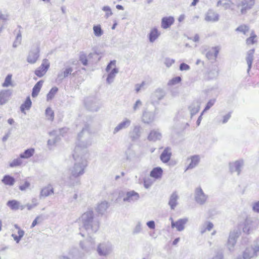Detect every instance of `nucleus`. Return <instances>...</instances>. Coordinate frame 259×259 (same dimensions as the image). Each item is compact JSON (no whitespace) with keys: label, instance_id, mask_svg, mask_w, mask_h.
Wrapping results in <instances>:
<instances>
[{"label":"nucleus","instance_id":"obj_1","mask_svg":"<svg viewBox=\"0 0 259 259\" xmlns=\"http://www.w3.org/2000/svg\"><path fill=\"white\" fill-rule=\"evenodd\" d=\"M92 135L89 130V125L85 124L82 131L78 134L76 146L73 155L75 162L70 169L71 174L75 177H80L84 172L87 166L85 155L87 148L92 143Z\"/></svg>","mask_w":259,"mask_h":259},{"label":"nucleus","instance_id":"obj_2","mask_svg":"<svg viewBox=\"0 0 259 259\" xmlns=\"http://www.w3.org/2000/svg\"><path fill=\"white\" fill-rule=\"evenodd\" d=\"M82 227L88 234L96 233L99 228V222L94 216L92 210H87L82 214L80 218Z\"/></svg>","mask_w":259,"mask_h":259},{"label":"nucleus","instance_id":"obj_3","mask_svg":"<svg viewBox=\"0 0 259 259\" xmlns=\"http://www.w3.org/2000/svg\"><path fill=\"white\" fill-rule=\"evenodd\" d=\"M143 128L139 125H134L128 133V137L132 142L139 140L143 132Z\"/></svg>","mask_w":259,"mask_h":259},{"label":"nucleus","instance_id":"obj_4","mask_svg":"<svg viewBox=\"0 0 259 259\" xmlns=\"http://www.w3.org/2000/svg\"><path fill=\"white\" fill-rule=\"evenodd\" d=\"M208 198L207 195L205 194L200 187H197L194 191V199L196 202L200 205L204 204Z\"/></svg>","mask_w":259,"mask_h":259},{"label":"nucleus","instance_id":"obj_5","mask_svg":"<svg viewBox=\"0 0 259 259\" xmlns=\"http://www.w3.org/2000/svg\"><path fill=\"white\" fill-rule=\"evenodd\" d=\"M239 236V233L238 231L234 230L230 232L227 242V247L230 251H233L234 247Z\"/></svg>","mask_w":259,"mask_h":259},{"label":"nucleus","instance_id":"obj_6","mask_svg":"<svg viewBox=\"0 0 259 259\" xmlns=\"http://www.w3.org/2000/svg\"><path fill=\"white\" fill-rule=\"evenodd\" d=\"M158 113V109L155 108L153 111H146L143 114L142 121L145 123H151L153 122L155 116Z\"/></svg>","mask_w":259,"mask_h":259},{"label":"nucleus","instance_id":"obj_7","mask_svg":"<svg viewBox=\"0 0 259 259\" xmlns=\"http://www.w3.org/2000/svg\"><path fill=\"white\" fill-rule=\"evenodd\" d=\"M255 0H241L237 5L238 8H240L241 14H244L246 11L251 9L254 5Z\"/></svg>","mask_w":259,"mask_h":259},{"label":"nucleus","instance_id":"obj_8","mask_svg":"<svg viewBox=\"0 0 259 259\" xmlns=\"http://www.w3.org/2000/svg\"><path fill=\"white\" fill-rule=\"evenodd\" d=\"M113 65V61H110L105 69L106 72L103 76V78H106V83L108 84H111L113 81V68H112Z\"/></svg>","mask_w":259,"mask_h":259},{"label":"nucleus","instance_id":"obj_9","mask_svg":"<svg viewBox=\"0 0 259 259\" xmlns=\"http://www.w3.org/2000/svg\"><path fill=\"white\" fill-rule=\"evenodd\" d=\"M111 251V245L108 243H100L97 247V252L100 255L106 256Z\"/></svg>","mask_w":259,"mask_h":259},{"label":"nucleus","instance_id":"obj_10","mask_svg":"<svg viewBox=\"0 0 259 259\" xmlns=\"http://www.w3.org/2000/svg\"><path fill=\"white\" fill-rule=\"evenodd\" d=\"M171 226L172 228H176L178 231H182L185 228V225L188 222V219H180L176 222H174L172 218H170Z\"/></svg>","mask_w":259,"mask_h":259},{"label":"nucleus","instance_id":"obj_11","mask_svg":"<svg viewBox=\"0 0 259 259\" xmlns=\"http://www.w3.org/2000/svg\"><path fill=\"white\" fill-rule=\"evenodd\" d=\"M256 222H254L252 221L251 219H247L245 221L243 231L247 234H249L256 228Z\"/></svg>","mask_w":259,"mask_h":259},{"label":"nucleus","instance_id":"obj_12","mask_svg":"<svg viewBox=\"0 0 259 259\" xmlns=\"http://www.w3.org/2000/svg\"><path fill=\"white\" fill-rule=\"evenodd\" d=\"M50 66V63L48 60L44 59L41 66L35 71V74L40 77H42L47 71Z\"/></svg>","mask_w":259,"mask_h":259},{"label":"nucleus","instance_id":"obj_13","mask_svg":"<svg viewBox=\"0 0 259 259\" xmlns=\"http://www.w3.org/2000/svg\"><path fill=\"white\" fill-rule=\"evenodd\" d=\"M204 20L208 22H215L219 20V15L212 10H209L205 15Z\"/></svg>","mask_w":259,"mask_h":259},{"label":"nucleus","instance_id":"obj_14","mask_svg":"<svg viewBox=\"0 0 259 259\" xmlns=\"http://www.w3.org/2000/svg\"><path fill=\"white\" fill-rule=\"evenodd\" d=\"M244 165V161L242 159L237 160L235 162L230 164V169L232 172H237V175H239L241 169Z\"/></svg>","mask_w":259,"mask_h":259},{"label":"nucleus","instance_id":"obj_15","mask_svg":"<svg viewBox=\"0 0 259 259\" xmlns=\"http://www.w3.org/2000/svg\"><path fill=\"white\" fill-rule=\"evenodd\" d=\"M39 50L38 48H36L31 50L27 56V61L30 64L35 63L39 57Z\"/></svg>","mask_w":259,"mask_h":259},{"label":"nucleus","instance_id":"obj_16","mask_svg":"<svg viewBox=\"0 0 259 259\" xmlns=\"http://www.w3.org/2000/svg\"><path fill=\"white\" fill-rule=\"evenodd\" d=\"M73 71V69L70 66H67L65 68L61 70L57 74V79L60 81H62L64 78L67 77L69 74H71Z\"/></svg>","mask_w":259,"mask_h":259},{"label":"nucleus","instance_id":"obj_17","mask_svg":"<svg viewBox=\"0 0 259 259\" xmlns=\"http://www.w3.org/2000/svg\"><path fill=\"white\" fill-rule=\"evenodd\" d=\"M12 95L9 90H4L0 92V105H3L8 102Z\"/></svg>","mask_w":259,"mask_h":259},{"label":"nucleus","instance_id":"obj_18","mask_svg":"<svg viewBox=\"0 0 259 259\" xmlns=\"http://www.w3.org/2000/svg\"><path fill=\"white\" fill-rule=\"evenodd\" d=\"M172 155V152H171V149L170 147H166L162 153L161 154L160 156V160L163 162V163H167Z\"/></svg>","mask_w":259,"mask_h":259},{"label":"nucleus","instance_id":"obj_19","mask_svg":"<svg viewBox=\"0 0 259 259\" xmlns=\"http://www.w3.org/2000/svg\"><path fill=\"white\" fill-rule=\"evenodd\" d=\"M175 22V18L172 16L164 17L161 19V27L166 29L169 28Z\"/></svg>","mask_w":259,"mask_h":259},{"label":"nucleus","instance_id":"obj_20","mask_svg":"<svg viewBox=\"0 0 259 259\" xmlns=\"http://www.w3.org/2000/svg\"><path fill=\"white\" fill-rule=\"evenodd\" d=\"M79 177H75L71 174L66 180H65V184L68 187H72L80 184Z\"/></svg>","mask_w":259,"mask_h":259},{"label":"nucleus","instance_id":"obj_21","mask_svg":"<svg viewBox=\"0 0 259 259\" xmlns=\"http://www.w3.org/2000/svg\"><path fill=\"white\" fill-rule=\"evenodd\" d=\"M165 96V93L162 89H157L151 96V99L153 103L158 102Z\"/></svg>","mask_w":259,"mask_h":259},{"label":"nucleus","instance_id":"obj_22","mask_svg":"<svg viewBox=\"0 0 259 259\" xmlns=\"http://www.w3.org/2000/svg\"><path fill=\"white\" fill-rule=\"evenodd\" d=\"M200 107V104L198 101H194L191 104L188 109L190 112L191 118L199 112Z\"/></svg>","mask_w":259,"mask_h":259},{"label":"nucleus","instance_id":"obj_23","mask_svg":"<svg viewBox=\"0 0 259 259\" xmlns=\"http://www.w3.org/2000/svg\"><path fill=\"white\" fill-rule=\"evenodd\" d=\"M7 205L12 210H23L25 207V205H21L20 203L16 200L8 201Z\"/></svg>","mask_w":259,"mask_h":259},{"label":"nucleus","instance_id":"obj_24","mask_svg":"<svg viewBox=\"0 0 259 259\" xmlns=\"http://www.w3.org/2000/svg\"><path fill=\"white\" fill-rule=\"evenodd\" d=\"M87 108L91 111H97L100 108L99 103L93 100H88L85 103Z\"/></svg>","mask_w":259,"mask_h":259},{"label":"nucleus","instance_id":"obj_25","mask_svg":"<svg viewBox=\"0 0 259 259\" xmlns=\"http://www.w3.org/2000/svg\"><path fill=\"white\" fill-rule=\"evenodd\" d=\"M131 124V120L128 118H124V120L119 123L115 128L114 133L118 132L120 130L127 128Z\"/></svg>","mask_w":259,"mask_h":259},{"label":"nucleus","instance_id":"obj_26","mask_svg":"<svg viewBox=\"0 0 259 259\" xmlns=\"http://www.w3.org/2000/svg\"><path fill=\"white\" fill-rule=\"evenodd\" d=\"M139 198V194L134 191H132L127 192L126 196L123 198V201L128 202L134 201L137 200Z\"/></svg>","mask_w":259,"mask_h":259},{"label":"nucleus","instance_id":"obj_27","mask_svg":"<svg viewBox=\"0 0 259 259\" xmlns=\"http://www.w3.org/2000/svg\"><path fill=\"white\" fill-rule=\"evenodd\" d=\"M54 194V189L51 185H48L47 186L42 188L40 191L39 198L46 197Z\"/></svg>","mask_w":259,"mask_h":259},{"label":"nucleus","instance_id":"obj_28","mask_svg":"<svg viewBox=\"0 0 259 259\" xmlns=\"http://www.w3.org/2000/svg\"><path fill=\"white\" fill-rule=\"evenodd\" d=\"M162 137L161 134L157 130L151 131L148 137V140L150 141L155 142L160 140Z\"/></svg>","mask_w":259,"mask_h":259},{"label":"nucleus","instance_id":"obj_29","mask_svg":"<svg viewBox=\"0 0 259 259\" xmlns=\"http://www.w3.org/2000/svg\"><path fill=\"white\" fill-rule=\"evenodd\" d=\"M161 33L156 27L152 28L148 34V38L150 42H153L160 35Z\"/></svg>","mask_w":259,"mask_h":259},{"label":"nucleus","instance_id":"obj_30","mask_svg":"<svg viewBox=\"0 0 259 259\" xmlns=\"http://www.w3.org/2000/svg\"><path fill=\"white\" fill-rule=\"evenodd\" d=\"M179 196L176 192H173L170 196L168 204L171 209H174L178 204Z\"/></svg>","mask_w":259,"mask_h":259},{"label":"nucleus","instance_id":"obj_31","mask_svg":"<svg viewBox=\"0 0 259 259\" xmlns=\"http://www.w3.org/2000/svg\"><path fill=\"white\" fill-rule=\"evenodd\" d=\"M254 50L251 49L247 52V57L246 58V62L248 65L247 72L248 73L251 68L252 63L253 60V54Z\"/></svg>","mask_w":259,"mask_h":259},{"label":"nucleus","instance_id":"obj_32","mask_svg":"<svg viewBox=\"0 0 259 259\" xmlns=\"http://www.w3.org/2000/svg\"><path fill=\"white\" fill-rule=\"evenodd\" d=\"M256 255V253L252 247H247L243 253L244 259H251Z\"/></svg>","mask_w":259,"mask_h":259},{"label":"nucleus","instance_id":"obj_33","mask_svg":"<svg viewBox=\"0 0 259 259\" xmlns=\"http://www.w3.org/2000/svg\"><path fill=\"white\" fill-rule=\"evenodd\" d=\"M219 52V49L218 47L212 48L211 50L208 51L206 54V57L208 60L215 59Z\"/></svg>","mask_w":259,"mask_h":259},{"label":"nucleus","instance_id":"obj_34","mask_svg":"<svg viewBox=\"0 0 259 259\" xmlns=\"http://www.w3.org/2000/svg\"><path fill=\"white\" fill-rule=\"evenodd\" d=\"M95 242L93 240L91 239L90 241L85 242H81L80 243V246L82 249L86 251H89L91 249L94 247Z\"/></svg>","mask_w":259,"mask_h":259},{"label":"nucleus","instance_id":"obj_35","mask_svg":"<svg viewBox=\"0 0 259 259\" xmlns=\"http://www.w3.org/2000/svg\"><path fill=\"white\" fill-rule=\"evenodd\" d=\"M162 169L160 167L154 168L150 172V176L156 179L161 178L162 175Z\"/></svg>","mask_w":259,"mask_h":259},{"label":"nucleus","instance_id":"obj_36","mask_svg":"<svg viewBox=\"0 0 259 259\" xmlns=\"http://www.w3.org/2000/svg\"><path fill=\"white\" fill-rule=\"evenodd\" d=\"M200 158L199 155H195L194 156H192L191 157V162L188 165L186 170L189 169H192L196 167L199 163L200 161Z\"/></svg>","mask_w":259,"mask_h":259},{"label":"nucleus","instance_id":"obj_37","mask_svg":"<svg viewBox=\"0 0 259 259\" xmlns=\"http://www.w3.org/2000/svg\"><path fill=\"white\" fill-rule=\"evenodd\" d=\"M108 206L109 205L107 202L105 201H102L97 205L96 211L99 213L102 214L106 211Z\"/></svg>","mask_w":259,"mask_h":259},{"label":"nucleus","instance_id":"obj_38","mask_svg":"<svg viewBox=\"0 0 259 259\" xmlns=\"http://www.w3.org/2000/svg\"><path fill=\"white\" fill-rule=\"evenodd\" d=\"M2 182L6 185L12 186L14 184L15 180L12 176L7 175L4 176L3 179L2 180Z\"/></svg>","mask_w":259,"mask_h":259},{"label":"nucleus","instance_id":"obj_39","mask_svg":"<svg viewBox=\"0 0 259 259\" xmlns=\"http://www.w3.org/2000/svg\"><path fill=\"white\" fill-rule=\"evenodd\" d=\"M42 83L43 81L42 80H40L35 84L32 89L31 94L32 97H35L38 95L42 87Z\"/></svg>","mask_w":259,"mask_h":259},{"label":"nucleus","instance_id":"obj_40","mask_svg":"<svg viewBox=\"0 0 259 259\" xmlns=\"http://www.w3.org/2000/svg\"><path fill=\"white\" fill-rule=\"evenodd\" d=\"M32 105V102L29 97H27L25 102L21 105L20 109L22 112L24 113L25 110H29Z\"/></svg>","mask_w":259,"mask_h":259},{"label":"nucleus","instance_id":"obj_41","mask_svg":"<svg viewBox=\"0 0 259 259\" xmlns=\"http://www.w3.org/2000/svg\"><path fill=\"white\" fill-rule=\"evenodd\" d=\"M34 153V149L33 148L28 149L20 154V157L21 158L28 159L31 157Z\"/></svg>","mask_w":259,"mask_h":259},{"label":"nucleus","instance_id":"obj_42","mask_svg":"<svg viewBox=\"0 0 259 259\" xmlns=\"http://www.w3.org/2000/svg\"><path fill=\"white\" fill-rule=\"evenodd\" d=\"M219 71L218 67L214 66L208 72V78L211 79L217 78L219 75Z\"/></svg>","mask_w":259,"mask_h":259},{"label":"nucleus","instance_id":"obj_43","mask_svg":"<svg viewBox=\"0 0 259 259\" xmlns=\"http://www.w3.org/2000/svg\"><path fill=\"white\" fill-rule=\"evenodd\" d=\"M93 31L95 35L97 37H100L103 34L100 25H94L93 26Z\"/></svg>","mask_w":259,"mask_h":259},{"label":"nucleus","instance_id":"obj_44","mask_svg":"<svg viewBox=\"0 0 259 259\" xmlns=\"http://www.w3.org/2000/svg\"><path fill=\"white\" fill-rule=\"evenodd\" d=\"M46 115L48 120L53 121L54 118V113L53 110L48 107L46 110Z\"/></svg>","mask_w":259,"mask_h":259},{"label":"nucleus","instance_id":"obj_45","mask_svg":"<svg viewBox=\"0 0 259 259\" xmlns=\"http://www.w3.org/2000/svg\"><path fill=\"white\" fill-rule=\"evenodd\" d=\"M58 91V88L56 87L52 88L47 94V100H52L54 97L55 95L57 93Z\"/></svg>","mask_w":259,"mask_h":259},{"label":"nucleus","instance_id":"obj_46","mask_svg":"<svg viewBox=\"0 0 259 259\" xmlns=\"http://www.w3.org/2000/svg\"><path fill=\"white\" fill-rule=\"evenodd\" d=\"M22 40V36H21V33L20 30H19L18 33L17 34L15 40L14 41L13 47L14 48H16L18 47L19 45H20L21 42Z\"/></svg>","mask_w":259,"mask_h":259},{"label":"nucleus","instance_id":"obj_47","mask_svg":"<svg viewBox=\"0 0 259 259\" xmlns=\"http://www.w3.org/2000/svg\"><path fill=\"white\" fill-rule=\"evenodd\" d=\"M12 76L11 74H8L5 78V81L3 83V87H8L12 84Z\"/></svg>","mask_w":259,"mask_h":259},{"label":"nucleus","instance_id":"obj_48","mask_svg":"<svg viewBox=\"0 0 259 259\" xmlns=\"http://www.w3.org/2000/svg\"><path fill=\"white\" fill-rule=\"evenodd\" d=\"M38 204L37 200L36 198H33L31 200V203H27L25 206L27 209L30 210L35 207Z\"/></svg>","mask_w":259,"mask_h":259},{"label":"nucleus","instance_id":"obj_49","mask_svg":"<svg viewBox=\"0 0 259 259\" xmlns=\"http://www.w3.org/2000/svg\"><path fill=\"white\" fill-rule=\"evenodd\" d=\"M22 161L21 159V158H18L14 159L10 163V166L11 167H16L18 166H20L22 164Z\"/></svg>","mask_w":259,"mask_h":259},{"label":"nucleus","instance_id":"obj_50","mask_svg":"<svg viewBox=\"0 0 259 259\" xmlns=\"http://www.w3.org/2000/svg\"><path fill=\"white\" fill-rule=\"evenodd\" d=\"M181 80H182V79L180 76H177V77H174L168 81V85H176V84L180 83L181 81Z\"/></svg>","mask_w":259,"mask_h":259},{"label":"nucleus","instance_id":"obj_51","mask_svg":"<svg viewBox=\"0 0 259 259\" xmlns=\"http://www.w3.org/2000/svg\"><path fill=\"white\" fill-rule=\"evenodd\" d=\"M142 224L140 222H138L133 230V234L134 235L138 234L142 231Z\"/></svg>","mask_w":259,"mask_h":259},{"label":"nucleus","instance_id":"obj_52","mask_svg":"<svg viewBox=\"0 0 259 259\" xmlns=\"http://www.w3.org/2000/svg\"><path fill=\"white\" fill-rule=\"evenodd\" d=\"M256 37V35L252 32L250 36L246 39V42L247 45H251L253 44L256 40H255V38Z\"/></svg>","mask_w":259,"mask_h":259},{"label":"nucleus","instance_id":"obj_53","mask_svg":"<svg viewBox=\"0 0 259 259\" xmlns=\"http://www.w3.org/2000/svg\"><path fill=\"white\" fill-rule=\"evenodd\" d=\"M249 28L246 25H240L236 29V31L242 32L244 34H246Z\"/></svg>","mask_w":259,"mask_h":259},{"label":"nucleus","instance_id":"obj_54","mask_svg":"<svg viewBox=\"0 0 259 259\" xmlns=\"http://www.w3.org/2000/svg\"><path fill=\"white\" fill-rule=\"evenodd\" d=\"M125 156L127 160H131L134 157L135 153L132 150L128 149L125 152Z\"/></svg>","mask_w":259,"mask_h":259},{"label":"nucleus","instance_id":"obj_55","mask_svg":"<svg viewBox=\"0 0 259 259\" xmlns=\"http://www.w3.org/2000/svg\"><path fill=\"white\" fill-rule=\"evenodd\" d=\"M175 62L174 59L169 58H165L164 60V64L168 68L170 67Z\"/></svg>","mask_w":259,"mask_h":259},{"label":"nucleus","instance_id":"obj_56","mask_svg":"<svg viewBox=\"0 0 259 259\" xmlns=\"http://www.w3.org/2000/svg\"><path fill=\"white\" fill-rule=\"evenodd\" d=\"M153 182L149 178L144 179V186L146 189H149L152 185Z\"/></svg>","mask_w":259,"mask_h":259},{"label":"nucleus","instance_id":"obj_57","mask_svg":"<svg viewBox=\"0 0 259 259\" xmlns=\"http://www.w3.org/2000/svg\"><path fill=\"white\" fill-rule=\"evenodd\" d=\"M102 10L106 12L105 16L107 18L112 14L111 9L108 6H104L102 8Z\"/></svg>","mask_w":259,"mask_h":259},{"label":"nucleus","instance_id":"obj_58","mask_svg":"<svg viewBox=\"0 0 259 259\" xmlns=\"http://www.w3.org/2000/svg\"><path fill=\"white\" fill-rule=\"evenodd\" d=\"M215 99H212L210 100L206 104V106L204 108V111H207L209 110L215 103Z\"/></svg>","mask_w":259,"mask_h":259},{"label":"nucleus","instance_id":"obj_59","mask_svg":"<svg viewBox=\"0 0 259 259\" xmlns=\"http://www.w3.org/2000/svg\"><path fill=\"white\" fill-rule=\"evenodd\" d=\"M146 84V82L143 81L141 84H135V91L137 93H139L141 89H144V85Z\"/></svg>","mask_w":259,"mask_h":259},{"label":"nucleus","instance_id":"obj_60","mask_svg":"<svg viewBox=\"0 0 259 259\" xmlns=\"http://www.w3.org/2000/svg\"><path fill=\"white\" fill-rule=\"evenodd\" d=\"M142 103L140 100H138L136 102V103L134 104L133 106V110L134 111H137V110L139 109L142 106Z\"/></svg>","mask_w":259,"mask_h":259},{"label":"nucleus","instance_id":"obj_61","mask_svg":"<svg viewBox=\"0 0 259 259\" xmlns=\"http://www.w3.org/2000/svg\"><path fill=\"white\" fill-rule=\"evenodd\" d=\"M9 16V15L7 12H3L0 10V19L4 21H6L8 19Z\"/></svg>","mask_w":259,"mask_h":259},{"label":"nucleus","instance_id":"obj_62","mask_svg":"<svg viewBox=\"0 0 259 259\" xmlns=\"http://www.w3.org/2000/svg\"><path fill=\"white\" fill-rule=\"evenodd\" d=\"M58 138L56 137L52 140H49L48 141V145L50 149H52V146L55 145L56 143L58 142Z\"/></svg>","mask_w":259,"mask_h":259},{"label":"nucleus","instance_id":"obj_63","mask_svg":"<svg viewBox=\"0 0 259 259\" xmlns=\"http://www.w3.org/2000/svg\"><path fill=\"white\" fill-rule=\"evenodd\" d=\"M30 186L29 182L25 181L24 183L19 186V189L21 191H25L28 189Z\"/></svg>","mask_w":259,"mask_h":259},{"label":"nucleus","instance_id":"obj_64","mask_svg":"<svg viewBox=\"0 0 259 259\" xmlns=\"http://www.w3.org/2000/svg\"><path fill=\"white\" fill-rule=\"evenodd\" d=\"M79 60L81 62L82 64L86 66L88 64V60L87 59L86 55L84 54H81L79 56Z\"/></svg>","mask_w":259,"mask_h":259}]
</instances>
